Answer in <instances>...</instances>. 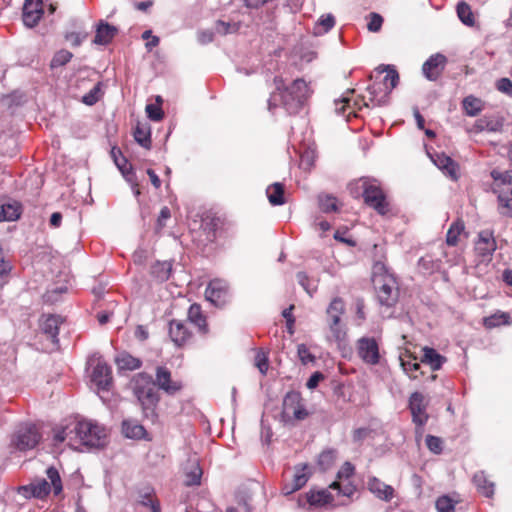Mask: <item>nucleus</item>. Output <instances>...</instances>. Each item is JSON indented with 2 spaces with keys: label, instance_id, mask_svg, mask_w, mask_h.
<instances>
[{
  "label": "nucleus",
  "instance_id": "f8f14e48",
  "mask_svg": "<svg viewBox=\"0 0 512 512\" xmlns=\"http://www.w3.org/2000/svg\"><path fill=\"white\" fill-rule=\"evenodd\" d=\"M154 383L156 387L169 396H174L183 388L179 380H173L171 372L164 366H158L155 372Z\"/></svg>",
  "mask_w": 512,
  "mask_h": 512
},
{
  "label": "nucleus",
  "instance_id": "f3484780",
  "mask_svg": "<svg viewBox=\"0 0 512 512\" xmlns=\"http://www.w3.org/2000/svg\"><path fill=\"white\" fill-rule=\"evenodd\" d=\"M43 13L42 0H25L22 13L24 25L28 28L35 27L39 23Z\"/></svg>",
  "mask_w": 512,
  "mask_h": 512
},
{
  "label": "nucleus",
  "instance_id": "a878e982",
  "mask_svg": "<svg viewBox=\"0 0 512 512\" xmlns=\"http://www.w3.org/2000/svg\"><path fill=\"white\" fill-rule=\"evenodd\" d=\"M301 404V397L298 393H287L283 400V417L287 420H290L294 414V411H297V407H300Z\"/></svg>",
  "mask_w": 512,
  "mask_h": 512
},
{
  "label": "nucleus",
  "instance_id": "13d9d810",
  "mask_svg": "<svg viewBox=\"0 0 512 512\" xmlns=\"http://www.w3.org/2000/svg\"><path fill=\"white\" fill-rule=\"evenodd\" d=\"M354 466L350 462H345L337 473L338 481H347L354 474Z\"/></svg>",
  "mask_w": 512,
  "mask_h": 512
},
{
  "label": "nucleus",
  "instance_id": "f257e3e1",
  "mask_svg": "<svg viewBox=\"0 0 512 512\" xmlns=\"http://www.w3.org/2000/svg\"><path fill=\"white\" fill-rule=\"evenodd\" d=\"M106 429L92 421L83 420L72 422L55 431L54 442L67 441L68 445L77 449V444L98 448L106 442Z\"/></svg>",
  "mask_w": 512,
  "mask_h": 512
},
{
  "label": "nucleus",
  "instance_id": "4468645a",
  "mask_svg": "<svg viewBox=\"0 0 512 512\" xmlns=\"http://www.w3.org/2000/svg\"><path fill=\"white\" fill-rule=\"evenodd\" d=\"M358 356L367 364L379 363V346L374 338L362 337L357 341Z\"/></svg>",
  "mask_w": 512,
  "mask_h": 512
},
{
  "label": "nucleus",
  "instance_id": "c85d7f7f",
  "mask_svg": "<svg viewBox=\"0 0 512 512\" xmlns=\"http://www.w3.org/2000/svg\"><path fill=\"white\" fill-rule=\"evenodd\" d=\"M122 432L125 437L130 439H142L146 434V430L142 425L130 420L123 421Z\"/></svg>",
  "mask_w": 512,
  "mask_h": 512
},
{
  "label": "nucleus",
  "instance_id": "774afa93",
  "mask_svg": "<svg viewBox=\"0 0 512 512\" xmlns=\"http://www.w3.org/2000/svg\"><path fill=\"white\" fill-rule=\"evenodd\" d=\"M324 378L323 374L320 372L313 373L310 378L308 379L306 386L309 389H314L318 386L320 380Z\"/></svg>",
  "mask_w": 512,
  "mask_h": 512
},
{
  "label": "nucleus",
  "instance_id": "69168bd1",
  "mask_svg": "<svg viewBox=\"0 0 512 512\" xmlns=\"http://www.w3.org/2000/svg\"><path fill=\"white\" fill-rule=\"evenodd\" d=\"M350 107V99L348 98L335 100V112L339 115L345 116L346 109H350Z\"/></svg>",
  "mask_w": 512,
  "mask_h": 512
},
{
  "label": "nucleus",
  "instance_id": "bb28decb",
  "mask_svg": "<svg viewBox=\"0 0 512 512\" xmlns=\"http://www.w3.org/2000/svg\"><path fill=\"white\" fill-rule=\"evenodd\" d=\"M266 194L271 205L280 206L285 204L284 185L282 183L275 182L268 186Z\"/></svg>",
  "mask_w": 512,
  "mask_h": 512
},
{
  "label": "nucleus",
  "instance_id": "e433bc0d",
  "mask_svg": "<svg viewBox=\"0 0 512 512\" xmlns=\"http://www.w3.org/2000/svg\"><path fill=\"white\" fill-rule=\"evenodd\" d=\"M135 141L144 148H150L151 146V133L150 128L146 125L138 124L134 131Z\"/></svg>",
  "mask_w": 512,
  "mask_h": 512
},
{
  "label": "nucleus",
  "instance_id": "f03ea898",
  "mask_svg": "<svg viewBox=\"0 0 512 512\" xmlns=\"http://www.w3.org/2000/svg\"><path fill=\"white\" fill-rule=\"evenodd\" d=\"M274 82L276 91L271 93L268 100V109L271 112L281 105L289 114H295L305 105L312 93L304 79H296L285 88L281 78L275 77Z\"/></svg>",
  "mask_w": 512,
  "mask_h": 512
},
{
  "label": "nucleus",
  "instance_id": "5701e85b",
  "mask_svg": "<svg viewBox=\"0 0 512 512\" xmlns=\"http://www.w3.org/2000/svg\"><path fill=\"white\" fill-rule=\"evenodd\" d=\"M117 32L118 29L115 26L101 21L97 26L96 35L93 42L99 45H106L111 42Z\"/></svg>",
  "mask_w": 512,
  "mask_h": 512
},
{
  "label": "nucleus",
  "instance_id": "0eeeda50",
  "mask_svg": "<svg viewBox=\"0 0 512 512\" xmlns=\"http://www.w3.org/2000/svg\"><path fill=\"white\" fill-rule=\"evenodd\" d=\"M376 71L380 74L386 73L382 83H374L368 87V91L372 96L371 101H376L375 105L383 106L388 102V96L391 91L398 85L399 74L393 66H379Z\"/></svg>",
  "mask_w": 512,
  "mask_h": 512
},
{
  "label": "nucleus",
  "instance_id": "5fc2aeb1",
  "mask_svg": "<svg viewBox=\"0 0 512 512\" xmlns=\"http://www.w3.org/2000/svg\"><path fill=\"white\" fill-rule=\"evenodd\" d=\"M509 318L510 316L507 313L495 314L485 319V325L487 327H496L501 324H508Z\"/></svg>",
  "mask_w": 512,
  "mask_h": 512
},
{
  "label": "nucleus",
  "instance_id": "864d4df0",
  "mask_svg": "<svg viewBox=\"0 0 512 512\" xmlns=\"http://www.w3.org/2000/svg\"><path fill=\"white\" fill-rule=\"evenodd\" d=\"M486 117V131L499 132L502 130L504 120L498 116H485Z\"/></svg>",
  "mask_w": 512,
  "mask_h": 512
},
{
  "label": "nucleus",
  "instance_id": "e2e57ef3",
  "mask_svg": "<svg viewBox=\"0 0 512 512\" xmlns=\"http://www.w3.org/2000/svg\"><path fill=\"white\" fill-rule=\"evenodd\" d=\"M146 113L148 118L153 121H160L163 118L162 109L155 104H148L146 106Z\"/></svg>",
  "mask_w": 512,
  "mask_h": 512
},
{
  "label": "nucleus",
  "instance_id": "6e6d98bb",
  "mask_svg": "<svg viewBox=\"0 0 512 512\" xmlns=\"http://www.w3.org/2000/svg\"><path fill=\"white\" fill-rule=\"evenodd\" d=\"M297 354L300 361L304 365L313 363L315 361V356L309 351L305 344H299L297 346Z\"/></svg>",
  "mask_w": 512,
  "mask_h": 512
},
{
  "label": "nucleus",
  "instance_id": "423d86ee",
  "mask_svg": "<svg viewBox=\"0 0 512 512\" xmlns=\"http://www.w3.org/2000/svg\"><path fill=\"white\" fill-rule=\"evenodd\" d=\"M46 474L50 483L44 478H39L29 485L20 487L19 493L26 498L35 497L41 499L47 496L51 491V487H53L54 494H60L63 487L58 470L51 466L47 468Z\"/></svg>",
  "mask_w": 512,
  "mask_h": 512
},
{
  "label": "nucleus",
  "instance_id": "20e7f679",
  "mask_svg": "<svg viewBox=\"0 0 512 512\" xmlns=\"http://www.w3.org/2000/svg\"><path fill=\"white\" fill-rule=\"evenodd\" d=\"M372 283L380 305L392 307L399 297L397 281L384 263L376 262L372 270Z\"/></svg>",
  "mask_w": 512,
  "mask_h": 512
},
{
  "label": "nucleus",
  "instance_id": "3c124183",
  "mask_svg": "<svg viewBox=\"0 0 512 512\" xmlns=\"http://www.w3.org/2000/svg\"><path fill=\"white\" fill-rule=\"evenodd\" d=\"M298 283L303 287V289L312 296L313 293L317 289V285L315 281L310 279L305 272H298L296 275Z\"/></svg>",
  "mask_w": 512,
  "mask_h": 512
},
{
  "label": "nucleus",
  "instance_id": "2f4dec72",
  "mask_svg": "<svg viewBox=\"0 0 512 512\" xmlns=\"http://www.w3.org/2000/svg\"><path fill=\"white\" fill-rule=\"evenodd\" d=\"M172 270L171 263L157 262L151 268L152 275L160 282H164L169 279Z\"/></svg>",
  "mask_w": 512,
  "mask_h": 512
},
{
  "label": "nucleus",
  "instance_id": "ea45409f",
  "mask_svg": "<svg viewBox=\"0 0 512 512\" xmlns=\"http://www.w3.org/2000/svg\"><path fill=\"white\" fill-rule=\"evenodd\" d=\"M306 497L311 506H322L332 501L331 495L326 490L311 491Z\"/></svg>",
  "mask_w": 512,
  "mask_h": 512
},
{
  "label": "nucleus",
  "instance_id": "0e129e2a",
  "mask_svg": "<svg viewBox=\"0 0 512 512\" xmlns=\"http://www.w3.org/2000/svg\"><path fill=\"white\" fill-rule=\"evenodd\" d=\"M383 23V18L381 15L377 13L370 14V21L367 25V28L371 32H378L381 29Z\"/></svg>",
  "mask_w": 512,
  "mask_h": 512
},
{
  "label": "nucleus",
  "instance_id": "6e6552de",
  "mask_svg": "<svg viewBox=\"0 0 512 512\" xmlns=\"http://www.w3.org/2000/svg\"><path fill=\"white\" fill-rule=\"evenodd\" d=\"M41 439L38 428L33 424H23L15 431L12 444L20 451L31 450Z\"/></svg>",
  "mask_w": 512,
  "mask_h": 512
},
{
  "label": "nucleus",
  "instance_id": "393cba45",
  "mask_svg": "<svg viewBox=\"0 0 512 512\" xmlns=\"http://www.w3.org/2000/svg\"><path fill=\"white\" fill-rule=\"evenodd\" d=\"M473 483L483 496L490 498L494 495V483L487 479L483 471H479L473 476Z\"/></svg>",
  "mask_w": 512,
  "mask_h": 512
},
{
  "label": "nucleus",
  "instance_id": "7c9ffc66",
  "mask_svg": "<svg viewBox=\"0 0 512 512\" xmlns=\"http://www.w3.org/2000/svg\"><path fill=\"white\" fill-rule=\"evenodd\" d=\"M497 194L498 212L504 217L512 218V195L510 193L500 191Z\"/></svg>",
  "mask_w": 512,
  "mask_h": 512
},
{
  "label": "nucleus",
  "instance_id": "6ab92c4d",
  "mask_svg": "<svg viewBox=\"0 0 512 512\" xmlns=\"http://www.w3.org/2000/svg\"><path fill=\"white\" fill-rule=\"evenodd\" d=\"M491 177L494 180L493 191L495 193L503 191L512 195V170L500 171L494 169L491 171Z\"/></svg>",
  "mask_w": 512,
  "mask_h": 512
},
{
  "label": "nucleus",
  "instance_id": "39448f33",
  "mask_svg": "<svg viewBox=\"0 0 512 512\" xmlns=\"http://www.w3.org/2000/svg\"><path fill=\"white\" fill-rule=\"evenodd\" d=\"M133 393L146 417L154 418L155 408L160 400L152 376L146 372L137 373L132 379Z\"/></svg>",
  "mask_w": 512,
  "mask_h": 512
},
{
  "label": "nucleus",
  "instance_id": "473e14b6",
  "mask_svg": "<svg viewBox=\"0 0 512 512\" xmlns=\"http://www.w3.org/2000/svg\"><path fill=\"white\" fill-rule=\"evenodd\" d=\"M319 208L324 213L336 212L338 210V200L335 196L329 194H319Z\"/></svg>",
  "mask_w": 512,
  "mask_h": 512
},
{
  "label": "nucleus",
  "instance_id": "b1692460",
  "mask_svg": "<svg viewBox=\"0 0 512 512\" xmlns=\"http://www.w3.org/2000/svg\"><path fill=\"white\" fill-rule=\"evenodd\" d=\"M423 355L421 362L428 364L433 371L439 370L443 363L446 362V358L439 354L434 348L424 347L422 349Z\"/></svg>",
  "mask_w": 512,
  "mask_h": 512
},
{
  "label": "nucleus",
  "instance_id": "de8ad7c7",
  "mask_svg": "<svg viewBox=\"0 0 512 512\" xmlns=\"http://www.w3.org/2000/svg\"><path fill=\"white\" fill-rule=\"evenodd\" d=\"M73 57V54L65 49H61L57 51L50 62V68L51 69H57L59 67H62L66 65Z\"/></svg>",
  "mask_w": 512,
  "mask_h": 512
},
{
  "label": "nucleus",
  "instance_id": "603ef678",
  "mask_svg": "<svg viewBox=\"0 0 512 512\" xmlns=\"http://www.w3.org/2000/svg\"><path fill=\"white\" fill-rule=\"evenodd\" d=\"M436 509L438 512H454V501L448 496H441L436 501Z\"/></svg>",
  "mask_w": 512,
  "mask_h": 512
},
{
  "label": "nucleus",
  "instance_id": "052dcab7",
  "mask_svg": "<svg viewBox=\"0 0 512 512\" xmlns=\"http://www.w3.org/2000/svg\"><path fill=\"white\" fill-rule=\"evenodd\" d=\"M496 88L501 93H503L509 97H512V81L509 78H506V77L500 78L496 82Z\"/></svg>",
  "mask_w": 512,
  "mask_h": 512
},
{
  "label": "nucleus",
  "instance_id": "c03bdc74",
  "mask_svg": "<svg viewBox=\"0 0 512 512\" xmlns=\"http://www.w3.org/2000/svg\"><path fill=\"white\" fill-rule=\"evenodd\" d=\"M441 261L434 259L431 255L423 256L418 261L419 268L426 274H432L440 268Z\"/></svg>",
  "mask_w": 512,
  "mask_h": 512
},
{
  "label": "nucleus",
  "instance_id": "cd10ccee",
  "mask_svg": "<svg viewBox=\"0 0 512 512\" xmlns=\"http://www.w3.org/2000/svg\"><path fill=\"white\" fill-rule=\"evenodd\" d=\"M188 319L190 322L195 324L202 333H206L207 323L206 318L202 313L201 306L198 304H192L188 310Z\"/></svg>",
  "mask_w": 512,
  "mask_h": 512
},
{
  "label": "nucleus",
  "instance_id": "bf43d9fd",
  "mask_svg": "<svg viewBox=\"0 0 512 512\" xmlns=\"http://www.w3.org/2000/svg\"><path fill=\"white\" fill-rule=\"evenodd\" d=\"M255 365L262 375L267 373L269 368L268 356L264 352H258L255 356Z\"/></svg>",
  "mask_w": 512,
  "mask_h": 512
},
{
  "label": "nucleus",
  "instance_id": "dca6fc26",
  "mask_svg": "<svg viewBox=\"0 0 512 512\" xmlns=\"http://www.w3.org/2000/svg\"><path fill=\"white\" fill-rule=\"evenodd\" d=\"M228 297V284L221 279L211 280L205 290V298L215 306H223Z\"/></svg>",
  "mask_w": 512,
  "mask_h": 512
},
{
  "label": "nucleus",
  "instance_id": "a19ab883",
  "mask_svg": "<svg viewBox=\"0 0 512 512\" xmlns=\"http://www.w3.org/2000/svg\"><path fill=\"white\" fill-rule=\"evenodd\" d=\"M116 364L120 369L135 370L140 368L141 361L130 354L124 353L116 358Z\"/></svg>",
  "mask_w": 512,
  "mask_h": 512
},
{
  "label": "nucleus",
  "instance_id": "680f3d73",
  "mask_svg": "<svg viewBox=\"0 0 512 512\" xmlns=\"http://www.w3.org/2000/svg\"><path fill=\"white\" fill-rule=\"evenodd\" d=\"M215 29H216L217 33H219L221 35H226L228 33L237 31L238 26L236 24L232 25L229 22H224V21L218 20L216 22Z\"/></svg>",
  "mask_w": 512,
  "mask_h": 512
},
{
  "label": "nucleus",
  "instance_id": "8fccbe9b",
  "mask_svg": "<svg viewBox=\"0 0 512 512\" xmlns=\"http://www.w3.org/2000/svg\"><path fill=\"white\" fill-rule=\"evenodd\" d=\"M102 96V83L98 82L82 97V102L88 106L96 104Z\"/></svg>",
  "mask_w": 512,
  "mask_h": 512
},
{
  "label": "nucleus",
  "instance_id": "9b49d317",
  "mask_svg": "<svg viewBox=\"0 0 512 512\" xmlns=\"http://www.w3.org/2000/svg\"><path fill=\"white\" fill-rule=\"evenodd\" d=\"M428 401L420 392H413L409 397V409L412 415V421L417 427H423L429 416L426 412Z\"/></svg>",
  "mask_w": 512,
  "mask_h": 512
},
{
  "label": "nucleus",
  "instance_id": "4c0bfd02",
  "mask_svg": "<svg viewBox=\"0 0 512 512\" xmlns=\"http://www.w3.org/2000/svg\"><path fill=\"white\" fill-rule=\"evenodd\" d=\"M307 469V464H299L295 466V472L291 482L294 484V487L297 488V490L301 489L309 479Z\"/></svg>",
  "mask_w": 512,
  "mask_h": 512
},
{
  "label": "nucleus",
  "instance_id": "f704fd0d",
  "mask_svg": "<svg viewBox=\"0 0 512 512\" xmlns=\"http://www.w3.org/2000/svg\"><path fill=\"white\" fill-rule=\"evenodd\" d=\"M20 217V207L17 203L3 204L0 212V221H15Z\"/></svg>",
  "mask_w": 512,
  "mask_h": 512
},
{
  "label": "nucleus",
  "instance_id": "9d476101",
  "mask_svg": "<svg viewBox=\"0 0 512 512\" xmlns=\"http://www.w3.org/2000/svg\"><path fill=\"white\" fill-rule=\"evenodd\" d=\"M93 366L90 378L91 382L99 390H107L112 382L111 368L102 360L101 357H92L88 361Z\"/></svg>",
  "mask_w": 512,
  "mask_h": 512
},
{
  "label": "nucleus",
  "instance_id": "58836bf2",
  "mask_svg": "<svg viewBox=\"0 0 512 512\" xmlns=\"http://www.w3.org/2000/svg\"><path fill=\"white\" fill-rule=\"evenodd\" d=\"M185 485L186 486H195L200 485L201 477H202V469L199 464L194 461L191 463L190 469L185 474Z\"/></svg>",
  "mask_w": 512,
  "mask_h": 512
},
{
  "label": "nucleus",
  "instance_id": "2eb2a0df",
  "mask_svg": "<svg viewBox=\"0 0 512 512\" xmlns=\"http://www.w3.org/2000/svg\"><path fill=\"white\" fill-rule=\"evenodd\" d=\"M447 58L441 53L431 55L422 65V73L429 81H436L442 75Z\"/></svg>",
  "mask_w": 512,
  "mask_h": 512
},
{
  "label": "nucleus",
  "instance_id": "1a4fd4ad",
  "mask_svg": "<svg viewBox=\"0 0 512 512\" xmlns=\"http://www.w3.org/2000/svg\"><path fill=\"white\" fill-rule=\"evenodd\" d=\"M344 307V302L340 298H335L327 308L329 328L337 342L343 341L346 336L345 327L341 324V316L344 313Z\"/></svg>",
  "mask_w": 512,
  "mask_h": 512
},
{
  "label": "nucleus",
  "instance_id": "72a5a7b5",
  "mask_svg": "<svg viewBox=\"0 0 512 512\" xmlns=\"http://www.w3.org/2000/svg\"><path fill=\"white\" fill-rule=\"evenodd\" d=\"M463 109L468 116L474 117L482 110V101L474 96H467L464 98Z\"/></svg>",
  "mask_w": 512,
  "mask_h": 512
},
{
  "label": "nucleus",
  "instance_id": "a18cd8bd",
  "mask_svg": "<svg viewBox=\"0 0 512 512\" xmlns=\"http://www.w3.org/2000/svg\"><path fill=\"white\" fill-rule=\"evenodd\" d=\"M456 10L458 17L463 24L470 27L474 25L473 13L470 6L466 2L458 3Z\"/></svg>",
  "mask_w": 512,
  "mask_h": 512
},
{
  "label": "nucleus",
  "instance_id": "338daca9",
  "mask_svg": "<svg viewBox=\"0 0 512 512\" xmlns=\"http://www.w3.org/2000/svg\"><path fill=\"white\" fill-rule=\"evenodd\" d=\"M66 40L69 41L73 46H79L83 39L85 38V35H81L77 32H70L67 33L65 36Z\"/></svg>",
  "mask_w": 512,
  "mask_h": 512
},
{
  "label": "nucleus",
  "instance_id": "49530a36",
  "mask_svg": "<svg viewBox=\"0 0 512 512\" xmlns=\"http://www.w3.org/2000/svg\"><path fill=\"white\" fill-rule=\"evenodd\" d=\"M330 489L336 490L338 494H341L345 497H352V495L356 491V487L352 484L350 480L347 481H334L330 486Z\"/></svg>",
  "mask_w": 512,
  "mask_h": 512
},
{
  "label": "nucleus",
  "instance_id": "aec40b11",
  "mask_svg": "<svg viewBox=\"0 0 512 512\" xmlns=\"http://www.w3.org/2000/svg\"><path fill=\"white\" fill-rule=\"evenodd\" d=\"M169 336L176 346L184 345L190 338L191 333L187 325L179 320H171L169 323Z\"/></svg>",
  "mask_w": 512,
  "mask_h": 512
},
{
  "label": "nucleus",
  "instance_id": "412c9836",
  "mask_svg": "<svg viewBox=\"0 0 512 512\" xmlns=\"http://www.w3.org/2000/svg\"><path fill=\"white\" fill-rule=\"evenodd\" d=\"M431 159L433 163L446 175L453 180H457L458 166L449 156L444 153H435L434 155H431Z\"/></svg>",
  "mask_w": 512,
  "mask_h": 512
},
{
  "label": "nucleus",
  "instance_id": "c9c22d12",
  "mask_svg": "<svg viewBox=\"0 0 512 512\" xmlns=\"http://www.w3.org/2000/svg\"><path fill=\"white\" fill-rule=\"evenodd\" d=\"M465 225L462 220L453 222L447 231L446 243L449 246H455L458 243L460 234L464 231Z\"/></svg>",
  "mask_w": 512,
  "mask_h": 512
},
{
  "label": "nucleus",
  "instance_id": "ddd939ff",
  "mask_svg": "<svg viewBox=\"0 0 512 512\" xmlns=\"http://www.w3.org/2000/svg\"><path fill=\"white\" fill-rule=\"evenodd\" d=\"M496 249L497 244L493 232L490 230L480 231L475 242L477 256L481 257L483 261H490Z\"/></svg>",
  "mask_w": 512,
  "mask_h": 512
},
{
  "label": "nucleus",
  "instance_id": "a211bd4d",
  "mask_svg": "<svg viewBox=\"0 0 512 512\" xmlns=\"http://www.w3.org/2000/svg\"><path fill=\"white\" fill-rule=\"evenodd\" d=\"M367 487L368 490L380 500L388 502L394 496L393 487L385 484L377 477H369L367 481Z\"/></svg>",
  "mask_w": 512,
  "mask_h": 512
},
{
  "label": "nucleus",
  "instance_id": "4be33fe9",
  "mask_svg": "<svg viewBox=\"0 0 512 512\" xmlns=\"http://www.w3.org/2000/svg\"><path fill=\"white\" fill-rule=\"evenodd\" d=\"M62 323V319L59 316L48 315L43 318L41 322V330L45 335H47L53 344H57L58 334H59V325Z\"/></svg>",
  "mask_w": 512,
  "mask_h": 512
},
{
  "label": "nucleus",
  "instance_id": "c756f323",
  "mask_svg": "<svg viewBox=\"0 0 512 512\" xmlns=\"http://www.w3.org/2000/svg\"><path fill=\"white\" fill-rule=\"evenodd\" d=\"M112 157L114 158V162L122 172L126 180L133 184L135 179V174L133 173L131 167H127V160L121 156V151H116L115 148L111 151Z\"/></svg>",
  "mask_w": 512,
  "mask_h": 512
},
{
  "label": "nucleus",
  "instance_id": "79ce46f5",
  "mask_svg": "<svg viewBox=\"0 0 512 512\" xmlns=\"http://www.w3.org/2000/svg\"><path fill=\"white\" fill-rule=\"evenodd\" d=\"M401 360V366L405 373L411 378V379H417L418 375L415 374L416 371L420 369V364L416 362V358L412 357L411 355L400 357Z\"/></svg>",
  "mask_w": 512,
  "mask_h": 512
},
{
  "label": "nucleus",
  "instance_id": "7ed1b4c3",
  "mask_svg": "<svg viewBox=\"0 0 512 512\" xmlns=\"http://www.w3.org/2000/svg\"><path fill=\"white\" fill-rule=\"evenodd\" d=\"M349 191L353 198L363 197L364 203L378 214L386 215L389 212L386 195L376 179L362 177L349 184Z\"/></svg>",
  "mask_w": 512,
  "mask_h": 512
},
{
  "label": "nucleus",
  "instance_id": "37998d69",
  "mask_svg": "<svg viewBox=\"0 0 512 512\" xmlns=\"http://www.w3.org/2000/svg\"><path fill=\"white\" fill-rule=\"evenodd\" d=\"M335 25V18L332 14L322 15L314 27V34L321 35L327 33Z\"/></svg>",
  "mask_w": 512,
  "mask_h": 512
},
{
  "label": "nucleus",
  "instance_id": "09e8293b",
  "mask_svg": "<svg viewBox=\"0 0 512 512\" xmlns=\"http://www.w3.org/2000/svg\"><path fill=\"white\" fill-rule=\"evenodd\" d=\"M336 459V450L327 449L320 453L318 456V466L322 471L328 470Z\"/></svg>",
  "mask_w": 512,
  "mask_h": 512
},
{
  "label": "nucleus",
  "instance_id": "4d7b16f0",
  "mask_svg": "<svg viewBox=\"0 0 512 512\" xmlns=\"http://www.w3.org/2000/svg\"><path fill=\"white\" fill-rule=\"evenodd\" d=\"M442 440L439 437L428 435L426 437V446L434 454H440L442 452Z\"/></svg>",
  "mask_w": 512,
  "mask_h": 512
}]
</instances>
